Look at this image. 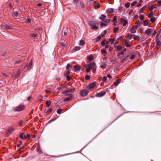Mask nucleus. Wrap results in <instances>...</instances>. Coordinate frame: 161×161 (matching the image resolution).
Here are the masks:
<instances>
[{"label": "nucleus", "mask_w": 161, "mask_h": 161, "mask_svg": "<svg viewBox=\"0 0 161 161\" xmlns=\"http://www.w3.org/2000/svg\"><path fill=\"white\" fill-rule=\"evenodd\" d=\"M25 108V106L24 105H19L14 109V111H20L23 110Z\"/></svg>", "instance_id": "1"}, {"label": "nucleus", "mask_w": 161, "mask_h": 161, "mask_svg": "<svg viewBox=\"0 0 161 161\" xmlns=\"http://www.w3.org/2000/svg\"><path fill=\"white\" fill-rule=\"evenodd\" d=\"M32 60H31L30 62L29 63V65L28 66L26 64L24 68V69L25 71L27 70H30L31 69L32 67Z\"/></svg>", "instance_id": "2"}, {"label": "nucleus", "mask_w": 161, "mask_h": 161, "mask_svg": "<svg viewBox=\"0 0 161 161\" xmlns=\"http://www.w3.org/2000/svg\"><path fill=\"white\" fill-rule=\"evenodd\" d=\"M64 96H68L69 97H67L66 98L63 99L64 102H68L73 97V95L71 94H64Z\"/></svg>", "instance_id": "3"}, {"label": "nucleus", "mask_w": 161, "mask_h": 161, "mask_svg": "<svg viewBox=\"0 0 161 161\" xmlns=\"http://www.w3.org/2000/svg\"><path fill=\"white\" fill-rule=\"evenodd\" d=\"M89 92V91L87 90L83 89L80 91V95L82 96L85 97L88 95Z\"/></svg>", "instance_id": "4"}, {"label": "nucleus", "mask_w": 161, "mask_h": 161, "mask_svg": "<svg viewBox=\"0 0 161 161\" xmlns=\"http://www.w3.org/2000/svg\"><path fill=\"white\" fill-rule=\"evenodd\" d=\"M120 21L121 23L122 24L123 26H125L128 23V21L127 20L126 18H122L120 19Z\"/></svg>", "instance_id": "5"}, {"label": "nucleus", "mask_w": 161, "mask_h": 161, "mask_svg": "<svg viewBox=\"0 0 161 161\" xmlns=\"http://www.w3.org/2000/svg\"><path fill=\"white\" fill-rule=\"evenodd\" d=\"M96 85L95 83L94 82H93L88 85L87 86V88L88 89L91 90L94 88Z\"/></svg>", "instance_id": "6"}, {"label": "nucleus", "mask_w": 161, "mask_h": 161, "mask_svg": "<svg viewBox=\"0 0 161 161\" xmlns=\"http://www.w3.org/2000/svg\"><path fill=\"white\" fill-rule=\"evenodd\" d=\"M96 66V63H95L93 62L89 64L86 66V67H88L90 69H91L95 67Z\"/></svg>", "instance_id": "7"}, {"label": "nucleus", "mask_w": 161, "mask_h": 161, "mask_svg": "<svg viewBox=\"0 0 161 161\" xmlns=\"http://www.w3.org/2000/svg\"><path fill=\"white\" fill-rule=\"evenodd\" d=\"M137 28V26H133L130 29V31L132 33H135L136 32Z\"/></svg>", "instance_id": "8"}, {"label": "nucleus", "mask_w": 161, "mask_h": 161, "mask_svg": "<svg viewBox=\"0 0 161 161\" xmlns=\"http://www.w3.org/2000/svg\"><path fill=\"white\" fill-rule=\"evenodd\" d=\"M75 90V88H73V89H70L68 90H66L64 91L63 92V94H68L67 93L73 92Z\"/></svg>", "instance_id": "9"}, {"label": "nucleus", "mask_w": 161, "mask_h": 161, "mask_svg": "<svg viewBox=\"0 0 161 161\" xmlns=\"http://www.w3.org/2000/svg\"><path fill=\"white\" fill-rule=\"evenodd\" d=\"M152 30L151 29L149 28L146 30L144 33L145 34L147 35V36H149L150 35V34L152 32Z\"/></svg>", "instance_id": "10"}, {"label": "nucleus", "mask_w": 161, "mask_h": 161, "mask_svg": "<svg viewBox=\"0 0 161 161\" xmlns=\"http://www.w3.org/2000/svg\"><path fill=\"white\" fill-rule=\"evenodd\" d=\"M106 93L105 92H99L96 94V96L97 97H102L103 96H104Z\"/></svg>", "instance_id": "11"}, {"label": "nucleus", "mask_w": 161, "mask_h": 161, "mask_svg": "<svg viewBox=\"0 0 161 161\" xmlns=\"http://www.w3.org/2000/svg\"><path fill=\"white\" fill-rule=\"evenodd\" d=\"M38 36V34L37 33H31L29 35V36L30 37L34 38L35 37H37Z\"/></svg>", "instance_id": "12"}, {"label": "nucleus", "mask_w": 161, "mask_h": 161, "mask_svg": "<svg viewBox=\"0 0 161 161\" xmlns=\"http://www.w3.org/2000/svg\"><path fill=\"white\" fill-rule=\"evenodd\" d=\"M80 68L79 65H75L74 66V69L75 71H77L80 70Z\"/></svg>", "instance_id": "13"}, {"label": "nucleus", "mask_w": 161, "mask_h": 161, "mask_svg": "<svg viewBox=\"0 0 161 161\" xmlns=\"http://www.w3.org/2000/svg\"><path fill=\"white\" fill-rule=\"evenodd\" d=\"M19 137L21 139H26L25 135L24 134V133H21L19 136Z\"/></svg>", "instance_id": "14"}, {"label": "nucleus", "mask_w": 161, "mask_h": 161, "mask_svg": "<svg viewBox=\"0 0 161 161\" xmlns=\"http://www.w3.org/2000/svg\"><path fill=\"white\" fill-rule=\"evenodd\" d=\"M23 60H22L21 59L19 60H15L14 62V65L15 66H18L17 64L21 62H23Z\"/></svg>", "instance_id": "15"}, {"label": "nucleus", "mask_w": 161, "mask_h": 161, "mask_svg": "<svg viewBox=\"0 0 161 161\" xmlns=\"http://www.w3.org/2000/svg\"><path fill=\"white\" fill-rule=\"evenodd\" d=\"M106 18V16L104 15V14H102L100 17H99V19H101V20H103L104 19H105Z\"/></svg>", "instance_id": "16"}, {"label": "nucleus", "mask_w": 161, "mask_h": 161, "mask_svg": "<svg viewBox=\"0 0 161 161\" xmlns=\"http://www.w3.org/2000/svg\"><path fill=\"white\" fill-rule=\"evenodd\" d=\"M146 6H144L139 11V13L141 14L143 12V11L146 8Z\"/></svg>", "instance_id": "17"}, {"label": "nucleus", "mask_w": 161, "mask_h": 161, "mask_svg": "<svg viewBox=\"0 0 161 161\" xmlns=\"http://www.w3.org/2000/svg\"><path fill=\"white\" fill-rule=\"evenodd\" d=\"M3 28L6 29H12V27L8 25H6L3 26Z\"/></svg>", "instance_id": "18"}, {"label": "nucleus", "mask_w": 161, "mask_h": 161, "mask_svg": "<svg viewBox=\"0 0 161 161\" xmlns=\"http://www.w3.org/2000/svg\"><path fill=\"white\" fill-rule=\"evenodd\" d=\"M120 81V80L117 79L114 82V84L115 86H117L118 84L119 83Z\"/></svg>", "instance_id": "19"}, {"label": "nucleus", "mask_w": 161, "mask_h": 161, "mask_svg": "<svg viewBox=\"0 0 161 161\" xmlns=\"http://www.w3.org/2000/svg\"><path fill=\"white\" fill-rule=\"evenodd\" d=\"M122 49V47L121 45H119L117 46L116 49L118 51H120Z\"/></svg>", "instance_id": "20"}, {"label": "nucleus", "mask_w": 161, "mask_h": 161, "mask_svg": "<svg viewBox=\"0 0 161 161\" xmlns=\"http://www.w3.org/2000/svg\"><path fill=\"white\" fill-rule=\"evenodd\" d=\"M81 49V47L80 46H76L73 48V49L75 51H77L80 50Z\"/></svg>", "instance_id": "21"}, {"label": "nucleus", "mask_w": 161, "mask_h": 161, "mask_svg": "<svg viewBox=\"0 0 161 161\" xmlns=\"http://www.w3.org/2000/svg\"><path fill=\"white\" fill-rule=\"evenodd\" d=\"M148 21L147 20H146L143 21V25L144 26H146L148 24Z\"/></svg>", "instance_id": "22"}, {"label": "nucleus", "mask_w": 161, "mask_h": 161, "mask_svg": "<svg viewBox=\"0 0 161 161\" xmlns=\"http://www.w3.org/2000/svg\"><path fill=\"white\" fill-rule=\"evenodd\" d=\"M80 4L82 8H85V5L82 1H80Z\"/></svg>", "instance_id": "23"}, {"label": "nucleus", "mask_w": 161, "mask_h": 161, "mask_svg": "<svg viewBox=\"0 0 161 161\" xmlns=\"http://www.w3.org/2000/svg\"><path fill=\"white\" fill-rule=\"evenodd\" d=\"M106 39H103V40L101 42V45L103 46H104L105 45V42H106Z\"/></svg>", "instance_id": "24"}, {"label": "nucleus", "mask_w": 161, "mask_h": 161, "mask_svg": "<svg viewBox=\"0 0 161 161\" xmlns=\"http://www.w3.org/2000/svg\"><path fill=\"white\" fill-rule=\"evenodd\" d=\"M20 74L19 73L17 72L16 74L13 75V77H14L15 79H16L19 76Z\"/></svg>", "instance_id": "25"}, {"label": "nucleus", "mask_w": 161, "mask_h": 161, "mask_svg": "<svg viewBox=\"0 0 161 161\" xmlns=\"http://www.w3.org/2000/svg\"><path fill=\"white\" fill-rule=\"evenodd\" d=\"M155 5L158 7L161 6V0H159L158 1L157 3L155 4Z\"/></svg>", "instance_id": "26"}, {"label": "nucleus", "mask_w": 161, "mask_h": 161, "mask_svg": "<svg viewBox=\"0 0 161 161\" xmlns=\"http://www.w3.org/2000/svg\"><path fill=\"white\" fill-rule=\"evenodd\" d=\"M87 58L90 61H92L93 59V57L92 55H90L89 57H87Z\"/></svg>", "instance_id": "27"}, {"label": "nucleus", "mask_w": 161, "mask_h": 161, "mask_svg": "<svg viewBox=\"0 0 161 161\" xmlns=\"http://www.w3.org/2000/svg\"><path fill=\"white\" fill-rule=\"evenodd\" d=\"M8 131L11 133L14 130V128L13 127H10L9 128V129L8 130Z\"/></svg>", "instance_id": "28"}, {"label": "nucleus", "mask_w": 161, "mask_h": 161, "mask_svg": "<svg viewBox=\"0 0 161 161\" xmlns=\"http://www.w3.org/2000/svg\"><path fill=\"white\" fill-rule=\"evenodd\" d=\"M46 106L47 107H49L50 105L51 104V102H49L48 101H47L46 102Z\"/></svg>", "instance_id": "29"}, {"label": "nucleus", "mask_w": 161, "mask_h": 161, "mask_svg": "<svg viewBox=\"0 0 161 161\" xmlns=\"http://www.w3.org/2000/svg\"><path fill=\"white\" fill-rule=\"evenodd\" d=\"M52 110L53 109L52 108H50L45 113L47 114H48L51 112Z\"/></svg>", "instance_id": "30"}, {"label": "nucleus", "mask_w": 161, "mask_h": 161, "mask_svg": "<svg viewBox=\"0 0 161 161\" xmlns=\"http://www.w3.org/2000/svg\"><path fill=\"white\" fill-rule=\"evenodd\" d=\"M98 28L99 27L98 26L95 25L91 27V29L92 30H97L98 29Z\"/></svg>", "instance_id": "31"}, {"label": "nucleus", "mask_w": 161, "mask_h": 161, "mask_svg": "<svg viewBox=\"0 0 161 161\" xmlns=\"http://www.w3.org/2000/svg\"><path fill=\"white\" fill-rule=\"evenodd\" d=\"M106 66H107L105 62H104L103 64V65H101V67L102 68L104 69L106 67Z\"/></svg>", "instance_id": "32"}, {"label": "nucleus", "mask_w": 161, "mask_h": 161, "mask_svg": "<svg viewBox=\"0 0 161 161\" xmlns=\"http://www.w3.org/2000/svg\"><path fill=\"white\" fill-rule=\"evenodd\" d=\"M150 20L152 23H153L156 21V19L155 17H152L151 18Z\"/></svg>", "instance_id": "33"}, {"label": "nucleus", "mask_w": 161, "mask_h": 161, "mask_svg": "<svg viewBox=\"0 0 161 161\" xmlns=\"http://www.w3.org/2000/svg\"><path fill=\"white\" fill-rule=\"evenodd\" d=\"M85 44V41L83 40H81L80 41V45H83Z\"/></svg>", "instance_id": "34"}, {"label": "nucleus", "mask_w": 161, "mask_h": 161, "mask_svg": "<svg viewBox=\"0 0 161 161\" xmlns=\"http://www.w3.org/2000/svg\"><path fill=\"white\" fill-rule=\"evenodd\" d=\"M154 14V13L152 12H151L150 14L148 15V16L149 18H151L152 17Z\"/></svg>", "instance_id": "35"}, {"label": "nucleus", "mask_w": 161, "mask_h": 161, "mask_svg": "<svg viewBox=\"0 0 161 161\" xmlns=\"http://www.w3.org/2000/svg\"><path fill=\"white\" fill-rule=\"evenodd\" d=\"M119 30V28L118 27H114V32L116 33Z\"/></svg>", "instance_id": "36"}, {"label": "nucleus", "mask_w": 161, "mask_h": 161, "mask_svg": "<svg viewBox=\"0 0 161 161\" xmlns=\"http://www.w3.org/2000/svg\"><path fill=\"white\" fill-rule=\"evenodd\" d=\"M142 2L143 1L142 0H140L139 1L138 4L137 5V7H138L139 6H141L142 5Z\"/></svg>", "instance_id": "37"}, {"label": "nucleus", "mask_w": 161, "mask_h": 161, "mask_svg": "<svg viewBox=\"0 0 161 161\" xmlns=\"http://www.w3.org/2000/svg\"><path fill=\"white\" fill-rule=\"evenodd\" d=\"M89 25L90 26H92V27L94 26L95 25L93 21H90L89 23Z\"/></svg>", "instance_id": "38"}, {"label": "nucleus", "mask_w": 161, "mask_h": 161, "mask_svg": "<svg viewBox=\"0 0 161 161\" xmlns=\"http://www.w3.org/2000/svg\"><path fill=\"white\" fill-rule=\"evenodd\" d=\"M115 41V38H109V41H110L111 43L112 44L114 43V42Z\"/></svg>", "instance_id": "39"}, {"label": "nucleus", "mask_w": 161, "mask_h": 161, "mask_svg": "<svg viewBox=\"0 0 161 161\" xmlns=\"http://www.w3.org/2000/svg\"><path fill=\"white\" fill-rule=\"evenodd\" d=\"M130 5V3L129 2H128L127 3H126V4H125V6L127 8H128L129 7Z\"/></svg>", "instance_id": "40"}, {"label": "nucleus", "mask_w": 161, "mask_h": 161, "mask_svg": "<svg viewBox=\"0 0 161 161\" xmlns=\"http://www.w3.org/2000/svg\"><path fill=\"white\" fill-rule=\"evenodd\" d=\"M85 79L87 80H89L90 79V76L89 75H86L85 76Z\"/></svg>", "instance_id": "41"}, {"label": "nucleus", "mask_w": 161, "mask_h": 161, "mask_svg": "<svg viewBox=\"0 0 161 161\" xmlns=\"http://www.w3.org/2000/svg\"><path fill=\"white\" fill-rule=\"evenodd\" d=\"M60 45H61V46H62L64 47L65 46V44L64 42H60Z\"/></svg>", "instance_id": "42"}, {"label": "nucleus", "mask_w": 161, "mask_h": 161, "mask_svg": "<svg viewBox=\"0 0 161 161\" xmlns=\"http://www.w3.org/2000/svg\"><path fill=\"white\" fill-rule=\"evenodd\" d=\"M156 45L158 46L161 45V42L159 41H156Z\"/></svg>", "instance_id": "43"}, {"label": "nucleus", "mask_w": 161, "mask_h": 161, "mask_svg": "<svg viewBox=\"0 0 161 161\" xmlns=\"http://www.w3.org/2000/svg\"><path fill=\"white\" fill-rule=\"evenodd\" d=\"M137 3V2L136 1H134L131 4V6L133 7Z\"/></svg>", "instance_id": "44"}, {"label": "nucleus", "mask_w": 161, "mask_h": 161, "mask_svg": "<svg viewBox=\"0 0 161 161\" xmlns=\"http://www.w3.org/2000/svg\"><path fill=\"white\" fill-rule=\"evenodd\" d=\"M101 53L103 54H104L105 53H107V51H106V49H103L101 50Z\"/></svg>", "instance_id": "45"}, {"label": "nucleus", "mask_w": 161, "mask_h": 161, "mask_svg": "<svg viewBox=\"0 0 161 161\" xmlns=\"http://www.w3.org/2000/svg\"><path fill=\"white\" fill-rule=\"evenodd\" d=\"M107 33V32L105 30L104 31L103 33L101 34L102 37H103Z\"/></svg>", "instance_id": "46"}, {"label": "nucleus", "mask_w": 161, "mask_h": 161, "mask_svg": "<svg viewBox=\"0 0 161 161\" xmlns=\"http://www.w3.org/2000/svg\"><path fill=\"white\" fill-rule=\"evenodd\" d=\"M107 80V77L106 76H104L103 77V82H105Z\"/></svg>", "instance_id": "47"}, {"label": "nucleus", "mask_w": 161, "mask_h": 161, "mask_svg": "<svg viewBox=\"0 0 161 161\" xmlns=\"http://www.w3.org/2000/svg\"><path fill=\"white\" fill-rule=\"evenodd\" d=\"M11 133L10 132L8 131V130H7L6 132V135L7 136H9Z\"/></svg>", "instance_id": "48"}, {"label": "nucleus", "mask_w": 161, "mask_h": 161, "mask_svg": "<svg viewBox=\"0 0 161 161\" xmlns=\"http://www.w3.org/2000/svg\"><path fill=\"white\" fill-rule=\"evenodd\" d=\"M31 135L30 134H27L26 136L25 135L26 139H29L30 138Z\"/></svg>", "instance_id": "49"}, {"label": "nucleus", "mask_w": 161, "mask_h": 161, "mask_svg": "<svg viewBox=\"0 0 161 161\" xmlns=\"http://www.w3.org/2000/svg\"><path fill=\"white\" fill-rule=\"evenodd\" d=\"M144 19V16L143 15H141L140 16V19L142 20H143V19Z\"/></svg>", "instance_id": "50"}, {"label": "nucleus", "mask_w": 161, "mask_h": 161, "mask_svg": "<svg viewBox=\"0 0 161 161\" xmlns=\"http://www.w3.org/2000/svg\"><path fill=\"white\" fill-rule=\"evenodd\" d=\"M71 67V66L70 64H68L66 67V69L67 70H69V68Z\"/></svg>", "instance_id": "51"}, {"label": "nucleus", "mask_w": 161, "mask_h": 161, "mask_svg": "<svg viewBox=\"0 0 161 161\" xmlns=\"http://www.w3.org/2000/svg\"><path fill=\"white\" fill-rule=\"evenodd\" d=\"M62 111V109H58L57 111V112L58 114H60L61 111Z\"/></svg>", "instance_id": "52"}, {"label": "nucleus", "mask_w": 161, "mask_h": 161, "mask_svg": "<svg viewBox=\"0 0 161 161\" xmlns=\"http://www.w3.org/2000/svg\"><path fill=\"white\" fill-rule=\"evenodd\" d=\"M31 21V20L29 18H27L26 22L27 23H29Z\"/></svg>", "instance_id": "53"}, {"label": "nucleus", "mask_w": 161, "mask_h": 161, "mask_svg": "<svg viewBox=\"0 0 161 161\" xmlns=\"http://www.w3.org/2000/svg\"><path fill=\"white\" fill-rule=\"evenodd\" d=\"M111 19H107L105 20L104 22L106 23H108L110 22V21Z\"/></svg>", "instance_id": "54"}, {"label": "nucleus", "mask_w": 161, "mask_h": 161, "mask_svg": "<svg viewBox=\"0 0 161 161\" xmlns=\"http://www.w3.org/2000/svg\"><path fill=\"white\" fill-rule=\"evenodd\" d=\"M123 7L122 6H120L118 10L119 12H121L123 9Z\"/></svg>", "instance_id": "55"}, {"label": "nucleus", "mask_w": 161, "mask_h": 161, "mask_svg": "<svg viewBox=\"0 0 161 161\" xmlns=\"http://www.w3.org/2000/svg\"><path fill=\"white\" fill-rule=\"evenodd\" d=\"M71 77L69 75H68L66 77V80L68 81H69Z\"/></svg>", "instance_id": "56"}, {"label": "nucleus", "mask_w": 161, "mask_h": 161, "mask_svg": "<svg viewBox=\"0 0 161 161\" xmlns=\"http://www.w3.org/2000/svg\"><path fill=\"white\" fill-rule=\"evenodd\" d=\"M135 57L136 56L135 55H132L130 56V58L131 59H133L135 58Z\"/></svg>", "instance_id": "57"}, {"label": "nucleus", "mask_w": 161, "mask_h": 161, "mask_svg": "<svg viewBox=\"0 0 161 161\" xmlns=\"http://www.w3.org/2000/svg\"><path fill=\"white\" fill-rule=\"evenodd\" d=\"M86 72L88 73L90 71V69H89L88 67H86Z\"/></svg>", "instance_id": "58"}, {"label": "nucleus", "mask_w": 161, "mask_h": 161, "mask_svg": "<svg viewBox=\"0 0 161 161\" xmlns=\"http://www.w3.org/2000/svg\"><path fill=\"white\" fill-rule=\"evenodd\" d=\"M159 33H160V31H159L158 32V33L156 36V39H158L159 37V35H158Z\"/></svg>", "instance_id": "59"}, {"label": "nucleus", "mask_w": 161, "mask_h": 161, "mask_svg": "<svg viewBox=\"0 0 161 161\" xmlns=\"http://www.w3.org/2000/svg\"><path fill=\"white\" fill-rule=\"evenodd\" d=\"M14 15L15 17H17L19 15V14L17 12H15L14 13Z\"/></svg>", "instance_id": "60"}, {"label": "nucleus", "mask_w": 161, "mask_h": 161, "mask_svg": "<svg viewBox=\"0 0 161 161\" xmlns=\"http://www.w3.org/2000/svg\"><path fill=\"white\" fill-rule=\"evenodd\" d=\"M156 31L155 30L154 31V32L152 34V37H153V36H155V34H156Z\"/></svg>", "instance_id": "61"}, {"label": "nucleus", "mask_w": 161, "mask_h": 161, "mask_svg": "<svg viewBox=\"0 0 161 161\" xmlns=\"http://www.w3.org/2000/svg\"><path fill=\"white\" fill-rule=\"evenodd\" d=\"M18 125L19 126H21L22 125V122L20 121H19L18 123Z\"/></svg>", "instance_id": "62"}, {"label": "nucleus", "mask_w": 161, "mask_h": 161, "mask_svg": "<svg viewBox=\"0 0 161 161\" xmlns=\"http://www.w3.org/2000/svg\"><path fill=\"white\" fill-rule=\"evenodd\" d=\"M116 20H117V17H116V16H114V19H113V22L115 21H116Z\"/></svg>", "instance_id": "63"}, {"label": "nucleus", "mask_w": 161, "mask_h": 161, "mask_svg": "<svg viewBox=\"0 0 161 161\" xmlns=\"http://www.w3.org/2000/svg\"><path fill=\"white\" fill-rule=\"evenodd\" d=\"M126 58H124L121 59V63H123L126 60Z\"/></svg>", "instance_id": "64"}]
</instances>
